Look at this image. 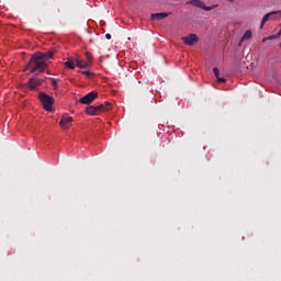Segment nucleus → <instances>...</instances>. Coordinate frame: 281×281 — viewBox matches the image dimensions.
<instances>
[{
    "mask_svg": "<svg viewBox=\"0 0 281 281\" xmlns=\"http://www.w3.org/2000/svg\"><path fill=\"white\" fill-rule=\"evenodd\" d=\"M26 69H31V74H43L45 69H47V63L37 59V57L33 55L30 63L26 66Z\"/></svg>",
    "mask_w": 281,
    "mask_h": 281,
    "instance_id": "nucleus-1",
    "label": "nucleus"
},
{
    "mask_svg": "<svg viewBox=\"0 0 281 281\" xmlns=\"http://www.w3.org/2000/svg\"><path fill=\"white\" fill-rule=\"evenodd\" d=\"M111 110V104L104 103L100 105H90L86 108L87 115H100V113H106Z\"/></svg>",
    "mask_w": 281,
    "mask_h": 281,
    "instance_id": "nucleus-2",
    "label": "nucleus"
},
{
    "mask_svg": "<svg viewBox=\"0 0 281 281\" xmlns=\"http://www.w3.org/2000/svg\"><path fill=\"white\" fill-rule=\"evenodd\" d=\"M38 99L43 104V109L45 111H52L53 106H54V97L45 93V92H40L38 94Z\"/></svg>",
    "mask_w": 281,
    "mask_h": 281,
    "instance_id": "nucleus-3",
    "label": "nucleus"
},
{
    "mask_svg": "<svg viewBox=\"0 0 281 281\" xmlns=\"http://www.w3.org/2000/svg\"><path fill=\"white\" fill-rule=\"evenodd\" d=\"M86 58L88 61H83L80 56H77L75 58V63L79 69H87L88 67H91V63H93V54L87 52L86 53Z\"/></svg>",
    "mask_w": 281,
    "mask_h": 281,
    "instance_id": "nucleus-4",
    "label": "nucleus"
},
{
    "mask_svg": "<svg viewBox=\"0 0 281 281\" xmlns=\"http://www.w3.org/2000/svg\"><path fill=\"white\" fill-rule=\"evenodd\" d=\"M93 100H98V92L91 91L79 99L80 104H91Z\"/></svg>",
    "mask_w": 281,
    "mask_h": 281,
    "instance_id": "nucleus-5",
    "label": "nucleus"
},
{
    "mask_svg": "<svg viewBox=\"0 0 281 281\" xmlns=\"http://www.w3.org/2000/svg\"><path fill=\"white\" fill-rule=\"evenodd\" d=\"M43 82H45V79L34 76L29 80V88L32 89V91H36V89H38Z\"/></svg>",
    "mask_w": 281,
    "mask_h": 281,
    "instance_id": "nucleus-6",
    "label": "nucleus"
},
{
    "mask_svg": "<svg viewBox=\"0 0 281 281\" xmlns=\"http://www.w3.org/2000/svg\"><path fill=\"white\" fill-rule=\"evenodd\" d=\"M184 45H196L199 43V36L196 34H189V36L182 37Z\"/></svg>",
    "mask_w": 281,
    "mask_h": 281,
    "instance_id": "nucleus-7",
    "label": "nucleus"
},
{
    "mask_svg": "<svg viewBox=\"0 0 281 281\" xmlns=\"http://www.w3.org/2000/svg\"><path fill=\"white\" fill-rule=\"evenodd\" d=\"M276 14H281V12L280 11H272V12L263 15V18L261 20V24H260V30H262L265 27V23H267V21H269V19L276 20Z\"/></svg>",
    "mask_w": 281,
    "mask_h": 281,
    "instance_id": "nucleus-8",
    "label": "nucleus"
},
{
    "mask_svg": "<svg viewBox=\"0 0 281 281\" xmlns=\"http://www.w3.org/2000/svg\"><path fill=\"white\" fill-rule=\"evenodd\" d=\"M34 57L40 60H49L50 58H54V53L47 52V53H35Z\"/></svg>",
    "mask_w": 281,
    "mask_h": 281,
    "instance_id": "nucleus-9",
    "label": "nucleus"
},
{
    "mask_svg": "<svg viewBox=\"0 0 281 281\" xmlns=\"http://www.w3.org/2000/svg\"><path fill=\"white\" fill-rule=\"evenodd\" d=\"M71 122H74V117H71V116H64L60 120L59 124H60L61 128L67 130V128L71 127Z\"/></svg>",
    "mask_w": 281,
    "mask_h": 281,
    "instance_id": "nucleus-10",
    "label": "nucleus"
},
{
    "mask_svg": "<svg viewBox=\"0 0 281 281\" xmlns=\"http://www.w3.org/2000/svg\"><path fill=\"white\" fill-rule=\"evenodd\" d=\"M167 16H170V13H166V12L153 13L150 15V21H164V19H167Z\"/></svg>",
    "mask_w": 281,
    "mask_h": 281,
    "instance_id": "nucleus-11",
    "label": "nucleus"
},
{
    "mask_svg": "<svg viewBox=\"0 0 281 281\" xmlns=\"http://www.w3.org/2000/svg\"><path fill=\"white\" fill-rule=\"evenodd\" d=\"M191 5H194L195 8H201V10H203V8H205V3H203L200 0H191Z\"/></svg>",
    "mask_w": 281,
    "mask_h": 281,
    "instance_id": "nucleus-12",
    "label": "nucleus"
},
{
    "mask_svg": "<svg viewBox=\"0 0 281 281\" xmlns=\"http://www.w3.org/2000/svg\"><path fill=\"white\" fill-rule=\"evenodd\" d=\"M276 38H280V36L277 35H269L267 37H263L262 43H267V41H276Z\"/></svg>",
    "mask_w": 281,
    "mask_h": 281,
    "instance_id": "nucleus-13",
    "label": "nucleus"
},
{
    "mask_svg": "<svg viewBox=\"0 0 281 281\" xmlns=\"http://www.w3.org/2000/svg\"><path fill=\"white\" fill-rule=\"evenodd\" d=\"M65 66L67 67V69H76V64L74 63V60L66 61Z\"/></svg>",
    "mask_w": 281,
    "mask_h": 281,
    "instance_id": "nucleus-14",
    "label": "nucleus"
},
{
    "mask_svg": "<svg viewBox=\"0 0 281 281\" xmlns=\"http://www.w3.org/2000/svg\"><path fill=\"white\" fill-rule=\"evenodd\" d=\"M251 38V31H246L244 36L241 37V43L243 41H249Z\"/></svg>",
    "mask_w": 281,
    "mask_h": 281,
    "instance_id": "nucleus-15",
    "label": "nucleus"
},
{
    "mask_svg": "<svg viewBox=\"0 0 281 281\" xmlns=\"http://www.w3.org/2000/svg\"><path fill=\"white\" fill-rule=\"evenodd\" d=\"M214 8H216V5H212V7H202V10H205V12H212V10H214Z\"/></svg>",
    "mask_w": 281,
    "mask_h": 281,
    "instance_id": "nucleus-16",
    "label": "nucleus"
},
{
    "mask_svg": "<svg viewBox=\"0 0 281 281\" xmlns=\"http://www.w3.org/2000/svg\"><path fill=\"white\" fill-rule=\"evenodd\" d=\"M213 72L215 78H220L218 76H221V70H218V68H213Z\"/></svg>",
    "mask_w": 281,
    "mask_h": 281,
    "instance_id": "nucleus-17",
    "label": "nucleus"
},
{
    "mask_svg": "<svg viewBox=\"0 0 281 281\" xmlns=\"http://www.w3.org/2000/svg\"><path fill=\"white\" fill-rule=\"evenodd\" d=\"M52 85L55 90L58 89V81H56V79H52Z\"/></svg>",
    "mask_w": 281,
    "mask_h": 281,
    "instance_id": "nucleus-18",
    "label": "nucleus"
},
{
    "mask_svg": "<svg viewBox=\"0 0 281 281\" xmlns=\"http://www.w3.org/2000/svg\"><path fill=\"white\" fill-rule=\"evenodd\" d=\"M82 74H83V76H88V77L93 76V72L89 71V70L82 71Z\"/></svg>",
    "mask_w": 281,
    "mask_h": 281,
    "instance_id": "nucleus-19",
    "label": "nucleus"
},
{
    "mask_svg": "<svg viewBox=\"0 0 281 281\" xmlns=\"http://www.w3.org/2000/svg\"><path fill=\"white\" fill-rule=\"evenodd\" d=\"M217 82H227V80L225 78H221V77H217Z\"/></svg>",
    "mask_w": 281,
    "mask_h": 281,
    "instance_id": "nucleus-20",
    "label": "nucleus"
},
{
    "mask_svg": "<svg viewBox=\"0 0 281 281\" xmlns=\"http://www.w3.org/2000/svg\"><path fill=\"white\" fill-rule=\"evenodd\" d=\"M105 38L108 40V41H111V34H105Z\"/></svg>",
    "mask_w": 281,
    "mask_h": 281,
    "instance_id": "nucleus-21",
    "label": "nucleus"
},
{
    "mask_svg": "<svg viewBox=\"0 0 281 281\" xmlns=\"http://www.w3.org/2000/svg\"><path fill=\"white\" fill-rule=\"evenodd\" d=\"M231 3H234V0H228Z\"/></svg>",
    "mask_w": 281,
    "mask_h": 281,
    "instance_id": "nucleus-22",
    "label": "nucleus"
},
{
    "mask_svg": "<svg viewBox=\"0 0 281 281\" xmlns=\"http://www.w3.org/2000/svg\"><path fill=\"white\" fill-rule=\"evenodd\" d=\"M280 47H281V44H280Z\"/></svg>",
    "mask_w": 281,
    "mask_h": 281,
    "instance_id": "nucleus-23",
    "label": "nucleus"
}]
</instances>
